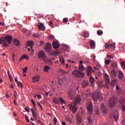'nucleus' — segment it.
<instances>
[{"label": "nucleus", "instance_id": "f257e3e1", "mask_svg": "<svg viewBox=\"0 0 125 125\" xmlns=\"http://www.w3.org/2000/svg\"><path fill=\"white\" fill-rule=\"evenodd\" d=\"M13 38L10 35L6 36L4 37L0 38V43L2 44L3 46H8L9 44H11V42H12ZM8 44H7V43Z\"/></svg>", "mask_w": 125, "mask_h": 125}, {"label": "nucleus", "instance_id": "f03ea898", "mask_svg": "<svg viewBox=\"0 0 125 125\" xmlns=\"http://www.w3.org/2000/svg\"><path fill=\"white\" fill-rule=\"evenodd\" d=\"M81 101H82V99L80 97H77L75 98V100L74 102L72 104L69 105L70 106V110L75 114L78 111V107H76L78 104H80L81 103Z\"/></svg>", "mask_w": 125, "mask_h": 125}, {"label": "nucleus", "instance_id": "7ed1b4c3", "mask_svg": "<svg viewBox=\"0 0 125 125\" xmlns=\"http://www.w3.org/2000/svg\"><path fill=\"white\" fill-rule=\"evenodd\" d=\"M72 74L75 78H83L84 77V72L82 70H75Z\"/></svg>", "mask_w": 125, "mask_h": 125}, {"label": "nucleus", "instance_id": "20e7f679", "mask_svg": "<svg viewBox=\"0 0 125 125\" xmlns=\"http://www.w3.org/2000/svg\"><path fill=\"white\" fill-rule=\"evenodd\" d=\"M117 103V98L112 97L109 100L108 105L110 108H114Z\"/></svg>", "mask_w": 125, "mask_h": 125}, {"label": "nucleus", "instance_id": "39448f33", "mask_svg": "<svg viewBox=\"0 0 125 125\" xmlns=\"http://www.w3.org/2000/svg\"><path fill=\"white\" fill-rule=\"evenodd\" d=\"M53 102H54L55 104H57L58 105H59V104H60V103L62 105L65 104V101L64 100V99H63V98L61 97L54 99L53 100Z\"/></svg>", "mask_w": 125, "mask_h": 125}, {"label": "nucleus", "instance_id": "423d86ee", "mask_svg": "<svg viewBox=\"0 0 125 125\" xmlns=\"http://www.w3.org/2000/svg\"><path fill=\"white\" fill-rule=\"evenodd\" d=\"M38 58L39 59H42L43 61L44 62H45L46 60H47V59L45 58V53H44V52L42 50L40 51L38 53Z\"/></svg>", "mask_w": 125, "mask_h": 125}, {"label": "nucleus", "instance_id": "0eeeda50", "mask_svg": "<svg viewBox=\"0 0 125 125\" xmlns=\"http://www.w3.org/2000/svg\"><path fill=\"white\" fill-rule=\"evenodd\" d=\"M104 82L105 83H106L105 85V87H107V89H109V86H108V83H110V77H109V75L107 74H104Z\"/></svg>", "mask_w": 125, "mask_h": 125}, {"label": "nucleus", "instance_id": "6e6552de", "mask_svg": "<svg viewBox=\"0 0 125 125\" xmlns=\"http://www.w3.org/2000/svg\"><path fill=\"white\" fill-rule=\"evenodd\" d=\"M67 94L68 95L69 99H70V100H72L74 99V92H73L72 90H68Z\"/></svg>", "mask_w": 125, "mask_h": 125}, {"label": "nucleus", "instance_id": "1a4fd4ad", "mask_svg": "<svg viewBox=\"0 0 125 125\" xmlns=\"http://www.w3.org/2000/svg\"><path fill=\"white\" fill-rule=\"evenodd\" d=\"M120 103L121 104V109L123 112L125 111V100L121 98L120 100Z\"/></svg>", "mask_w": 125, "mask_h": 125}, {"label": "nucleus", "instance_id": "9d476101", "mask_svg": "<svg viewBox=\"0 0 125 125\" xmlns=\"http://www.w3.org/2000/svg\"><path fill=\"white\" fill-rule=\"evenodd\" d=\"M111 68H112L113 70H118V69H119V66H118V62H111Z\"/></svg>", "mask_w": 125, "mask_h": 125}, {"label": "nucleus", "instance_id": "9b49d317", "mask_svg": "<svg viewBox=\"0 0 125 125\" xmlns=\"http://www.w3.org/2000/svg\"><path fill=\"white\" fill-rule=\"evenodd\" d=\"M105 48H111L112 49H115V48L116 47V46L115 45V44H109L108 43H106L105 44Z\"/></svg>", "mask_w": 125, "mask_h": 125}, {"label": "nucleus", "instance_id": "f8f14e48", "mask_svg": "<svg viewBox=\"0 0 125 125\" xmlns=\"http://www.w3.org/2000/svg\"><path fill=\"white\" fill-rule=\"evenodd\" d=\"M39 24H37V26L38 27V28L40 30H42V31H45V26L43 25V23L42 22H41V21H39Z\"/></svg>", "mask_w": 125, "mask_h": 125}, {"label": "nucleus", "instance_id": "ddd939ff", "mask_svg": "<svg viewBox=\"0 0 125 125\" xmlns=\"http://www.w3.org/2000/svg\"><path fill=\"white\" fill-rule=\"evenodd\" d=\"M119 112L117 110H115L113 112L112 115L113 116V118L115 121H118V119H119Z\"/></svg>", "mask_w": 125, "mask_h": 125}, {"label": "nucleus", "instance_id": "4468645a", "mask_svg": "<svg viewBox=\"0 0 125 125\" xmlns=\"http://www.w3.org/2000/svg\"><path fill=\"white\" fill-rule=\"evenodd\" d=\"M53 47L55 49H57V48H59L60 45H59V42L57 41H54L52 42Z\"/></svg>", "mask_w": 125, "mask_h": 125}, {"label": "nucleus", "instance_id": "2eb2a0df", "mask_svg": "<svg viewBox=\"0 0 125 125\" xmlns=\"http://www.w3.org/2000/svg\"><path fill=\"white\" fill-rule=\"evenodd\" d=\"M116 93H117L118 95L123 93V92L122 91V87H121V86L117 85L116 86Z\"/></svg>", "mask_w": 125, "mask_h": 125}, {"label": "nucleus", "instance_id": "dca6fc26", "mask_svg": "<svg viewBox=\"0 0 125 125\" xmlns=\"http://www.w3.org/2000/svg\"><path fill=\"white\" fill-rule=\"evenodd\" d=\"M86 72L87 76H90L92 73V67L90 66H88L86 69Z\"/></svg>", "mask_w": 125, "mask_h": 125}, {"label": "nucleus", "instance_id": "f3484780", "mask_svg": "<svg viewBox=\"0 0 125 125\" xmlns=\"http://www.w3.org/2000/svg\"><path fill=\"white\" fill-rule=\"evenodd\" d=\"M101 107L104 114H106V113L108 112V109L107 108V107H106L104 104H102L101 105Z\"/></svg>", "mask_w": 125, "mask_h": 125}, {"label": "nucleus", "instance_id": "a211bd4d", "mask_svg": "<svg viewBox=\"0 0 125 125\" xmlns=\"http://www.w3.org/2000/svg\"><path fill=\"white\" fill-rule=\"evenodd\" d=\"M87 110L90 114H92L93 108H92V103H90L87 106Z\"/></svg>", "mask_w": 125, "mask_h": 125}, {"label": "nucleus", "instance_id": "6ab92c4d", "mask_svg": "<svg viewBox=\"0 0 125 125\" xmlns=\"http://www.w3.org/2000/svg\"><path fill=\"white\" fill-rule=\"evenodd\" d=\"M33 83H38L40 82V76L36 75L32 78Z\"/></svg>", "mask_w": 125, "mask_h": 125}, {"label": "nucleus", "instance_id": "aec40b11", "mask_svg": "<svg viewBox=\"0 0 125 125\" xmlns=\"http://www.w3.org/2000/svg\"><path fill=\"white\" fill-rule=\"evenodd\" d=\"M88 84H89L88 81L84 80L82 82V86L83 88H84L85 87H86V86H88Z\"/></svg>", "mask_w": 125, "mask_h": 125}, {"label": "nucleus", "instance_id": "412c9836", "mask_svg": "<svg viewBox=\"0 0 125 125\" xmlns=\"http://www.w3.org/2000/svg\"><path fill=\"white\" fill-rule=\"evenodd\" d=\"M90 45L92 49L95 48V42L92 40H90Z\"/></svg>", "mask_w": 125, "mask_h": 125}, {"label": "nucleus", "instance_id": "4be33fe9", "mask_svg": "<svg viewBox=\"0 0 125 125\" xmlns=\"http://www.w3.org/2000/svg\"><path fill=\"white\" fill-rule=\"evenodd\" d=\"M89 82L91 83V86H92V87H94V83H95V79H94V78L92 77H90Z\"/></svg>", "mask_w": 125, "mask_h": 125}, {"label": "nucleus", "instance_id": "5701e85b", "mask_svg": "<svg viewBox=\"0 0 125 125\" xmlns=\"http://www.w3.org/2000/svg\"><path fill=\"white\" fill-rule=\"evenodd\" d=\"M117 76V72L115 69H113L111 71V77L112 79H115V77Z\"/></svg>", "mask_w": 125, "mask_h": 125}, {"label": "nucleus", "instance_id": "b1692460", "mask_svg": "<svg viewBox=\"0 0 125 125\" xmlns=\"http://www.w3.org/2000/svg\"><path fill=\"white\" fill-rule=\"evenodd\" d=\"M83 61H80L79 66L78 67V69H79L80 71H83V69H84V66H83Z\"/></svg>", "mask_w": 125, "mask_h": 125}, {"label": "nucleus", "instance_id": "393cba45", "mask_svg": "<svg viewBox=\"0 0 125 125\" xmlns=\"http://www.w3.org/2000/svg\"><path fill=\"white\" fill-rule=\"evenodd\" d=\"M118 77L119 79L120 80H122L123 78H124V73H123V71L121 70H118Z\"/></svg>", "mask_w": 125, "mask_h": 125}, {"label": "nucleus", "instance_id": "a878e982", "mask_svg": "<svg viewBox=\"0 0 125 125\" xmlns=\"http://www.w3.org/2000/svg\"><path fill=\"white\" fill-rule=\"evenodd\" d=\"M32 113V116L34 119H35V120L37 121V117H38V114L35 111H34V109L33 108L31 109Z\"/></svg>", "mask_w": 125, "mask_h": 125}, {"label": "nucleus", "instance_id": "bb28decb", "mask_svg": "<svg viewBox=\"0 0 125 125\" xmlns=\"http://www.w3.org/2000/svg\"><path fill=\"white\" fill-rule=\"evenodd\" d=\"M26 45L29 46L31 49L33 48V45H34V42L33 41H28L26 43Z\"/></svg>", "mask_w": 125, "mask_h": 125}, {"label": "nucleus", "instance_id": "cd10ccee", "mask_svg": "<svg viewBox=\"0 0 125 125\" xmlns=\"http://www.w3.org/2000/svg\"><path fill=\"white\" fill-rule=\"evenodd\" d=\"M51 49V44L50 43H48L46 46L45 47V50L46 51H49Z\"/></svg>", "mask_w": 125, "mask_h": 125}, {"label": "nucleus", "instance_id": "c85d7f7f", "mask_svg": "<svg viewBox=\"0 0 125 125\" xmlns=\"http://www.w3.org/2000/svg\"><path fill=\"white\" fill-rule=\"evenodd\" d=\"M14 42L16 46H19V45H20V42L18 40L14 39Z\"/></svg>", "mask_w": 125, "mask_h": 125}, {"label": "nucleus", "instance_id": "c756f323", "mask_svg": "<svg viewBox=\"0 0 125 125\" xmlns=\"http://www.w3.org/2000/svg\"><path fill=\"white\" fill-rule=\"evenodd\" d=\"M77 121L78 125H81V123H82V118L79 116L77 117Z\"/></svg>", "mask_w": 125, "mask_h": 125}, {"label": "nucleus", "instance_id": "7c9ffc66", "mask_svg": "<svg viewBox=\"0 0 125 125\" xmlns=\"http://www.w3.org/2000/svg\"><path fill=\"white\" fill-rule=\"evenodd\" d=\"M92 98H93L94 101H96V100H97V99H99V98H100V97L98 96V95H94L92 96Z\"/></svg>", "mask_w": 125, "mask_h": 125}, {"label": "nucleus", "instance_id": "2f4dec72", "mask_svg": "<svg viewBox=\"0 0 125 125\" xmlns=\"http://www.w3.org/2000/svg\"><path fill=\"white\" fill-rule=\"evenodd\" d=\"M110 63H111V60H105L104 61V64L106 66H108Z\"/></svg>", "mask_w": 125, "mask_h": 125}, {"label": "nucleus", "instance_id": "473e14b6", "mask_svg": "<svg viewBox=\"0 0 125 125\" xmlns=\"http://www.w3.org/2000/svg\"><path fill=\"white\" fill-rule=\"evenodd\" d=\"M97 83V85L99 86L100 87H103L104 85L103 84H102V82L98 81Z\"/></svg>", "mask_w": 125, "mask_h": 125}, {"label": "nucleus", "instance_id": "72a5a7b5", "mask_svg": "<svg viewBox=\"0 0 125 125\" xmlns=\"http://www.w3.org/2000/svg\"><path fill=\"white\" fill-rule=\"evenodd\" d=\"M49 70H50V67L48 66H45L44 67V70L45 72H48Z\"/></svg>", "mask_w": 125, "mask_h": 125}, {"label": "nucleus", "instance_id": "f704fd0d", "mask_svg": "<svg viewBox=\"0 0 125 125\" xmlns=\"http://www.w3.org/2000/svg\"><path fill=\"white\" fill-rule=\"evenodd\" d=\"M87 121H88V124H90V125L92 124V119H91V117H88Z\"/></svg>", "mask_w": 125, "mask_h": 125}, {"label": "nucleus", "instance_id": "c9c22d12", "mask_svg": "<svg viewBox=\"0 0 125 125\" xmlns=\"http://www.w3.org/2000/svg\"><path fill=\"white\" fill-rule=\"evenodd\" d=\"M89 36V33L88 32H86L84 33L83 34L84 38H88Z\"/></svg>", "mask_w": 125, "mask_h": 125}, {"label": "nucleus", "instance_id": "e433bc0d", "mask_svg": "<svg viewBox=\"0 0 125 125\" xmlns=\"http://www.w3.org/2000/svg\"><path fill=\"white\" fill-rule=\"evenodd\" d=\"M117 82V81L116 80V79H113L112 81L111 84H112V86H114V85H115V83H116Z\"/></svg>", "mask_w": 125, "mask_h": 125}, {"label": "nucleus", "instance_id": "4c0bfd02", "mask_svg": "<svg viewBox=\"0 0 125 125\" xmlns=\"http://www.w3.org/2000/svg\"><path fill=\"white\" fill-rule=\"evenodd\" d=\"M60 62H61V63L62 64H64V63H65V60H64L63 57H60Z\"/></svg>", "mask_w": 125, "mask_h": 125}, {"label": "nucleus", "instance_id": "58836bf2", "mask_svg": "<svg viewBox=\"0 0 125 125\" xmlns=\"http://www.w3.org/2000/svg\"><path fill=\"white\" fill-rule=\"evenodd\" d=\"M97 34L98 36H101V35H103V31L102 30H98L97 31Z\"/></svg>", "mask_w": 125, "mask_h": 125}, {"label": "nucleus", "instance_id": "ea45409f", "mask_svg": "<svg viewBox=\"0 0 125 125\" xmlns=\"http://www.w3.org/2000/svg\"><path fill=\"white\" fill-rule=\"evenodd\" d=\"M59 72H60V73H61L62 74H66V71H65V70H64L62 69H59Z\"/></svg>", "mask_w": 125, "mask_h": 125}, {"label": "nucleus", "instance_id": "a19ab883", "mask_svg": "<svg viewBox=\"0 0 125 125\" xmlns=\"http://www.w3.org/2000/svg\"><path fill=\"white\" fill-rule=\"evenodd\" d=\"M106 58H108V59H113L114 57H113V55H106Z\"/></svg>", "mask_w": 125, "mask_h": 125}, {"label": "nucleus", "instance_id": "79ce46f5", "mask_svg": "<svg viewBox=\"0 0 125 125\" xmlns=\"http://www.w3.org/2000/svg\"><path fill=\"white\" fill-rule=\"evenodd\" d=\"M66 120L67 122H68V123H70V124H71L72 121L71 118L66 117Z\"/></svg>", "mask_w": 125, "mask_h": 125}, {"label": "nucleus", "instance_id": "37998d69", "mask_svg": "<svg viewBox=\"0 0 125 125\" xmlns=\"http://www.w3.org/2000/svg\"><path fill=\"white\" fill-rule=\"evenodd\" d=\"M121 66H122L123 69H125V62H121Z\"/></svg>", "mask_w": 125, "mask_h": 125}, {"label": "nucleus", "instance_id": "c03bdc74", "mask_svg": "<svg viewBox=\"0 0 125 125\" xmlns=\"http://www.w3.org/2000/svg\"><path fill=\"white\" fill-rule=\"evenodd\" d=\"M18 83V86H20V87H21V88H23V84L21 82H19Z\"/></svg>", "mask_w": 125, "mask_h": 125}, {"label": "nucleus", "instance_id": "a18cd8bd", "mask_svg": "<svg viewBox=\"0 0 125 125\" xmlns=\"http://www.w3.org/2000/svg\"><path fill=\"white\" fill-rule=\"evenodd\" d=\"M28 70V67H26L25 68H22L23 73H27V70Z\"/></svg>", "mask_w": 125, "mask_h": 125}, {"label": "nucleus", "instance_id": "49530a36", "mask_svg": "<svg viewBox=\"0 0 125 125\" xmlns=\"http://www.w3.org/2000/svg\"><path fill=\"white\" fill-rule=\"evenodd\" d=\"M32 36L34 38H38L39 37V34L36 33H33Z\"/></svg>", "mask_w": 125, "mask_h": 125}, {"label": "nucleus", "instance_id": "de8ad7c7", "mask_svg": "<svg viewBox=\"0 0 125 125\" xmlns=\"http://www.w3.org/2000/svg\"><path fill=\"white\" fill-rule=\"evenodd\" d=\"M49 38L51 40V41H53L55 39L54 36L51 35L49 36Z\"/></svg>", "mask_w": 125, "mask_h": 125}, {"label": "nucleus", "instance_id": "09e8293b", "mask_svg": "<svg viewBox=\"0 0 125 125\" xmlns=\"http://www.w3.org/2000/svg\"><path fill=\"white\" fill-rule=\"evenodd\" d=\"M14 92L15 93V94H14V96H15V98L16 100L17 99V97H16V95H17V92H16V91H14Z\"/></svg>", "mask_w": 125, "mask_h": 125}, {"label": "nucleus", "instance_id": "8fccbe9b", "mask_svg": "<svg viewBox=\"0 0 125 125\" xmlns=\"http://www.w3.org/2000/svg\"><path fill=\"white\" fill-rule=\"evenodd\" d=\"M54 123L55 125H57V119L56 118V117L54 118Z\"/></svg>", "mask_w": 125, "mask_h": 125}, {"label": "nucleus", "instance_id": "3c124183", "mask_svg": "<svg viewBox=\"0 0 125 125\" xmlns=\"http://www.w3.org/2000/svg\"><path fill=\"white\" fill-rule=\"evenodd\" d=\"M23 59H26L27 60H29V57H27V56H26V55H24L23 56H22Z\"/></svg>", "mask_w": 125, "mask_h": 125}, {"label": "nucleus", "instance_id": "603ef678", "mask_svg": "<svg viewBox=\"0 0 125 125\" xmlns=\"http://www.w3.org/2000/svg\"><path fill=\"white\" fill-rule=\"evenodd\" d=\"M25 118L26 121L30 123V120H29V118L28 117V116L25 115Z\"/></svg>", "mask_w": 125, "mask_h": 125}, {"label": "nucleus", "instance_id": "864d4df0", "mask_svg": "<svg viewBox=\"0 0 125 125\" xmlns=\"http://www.w3.org/2000/svg\"><path fill=\"white\" fill-rule=\"evenodd\" d=\"M35 97H38L39 99H42V95H36Z\"/></svg>", "mask_w": 125, "mask_h": 125}, {"label": "nucleus", "instance_id": "5fc2aeb1", "mask_svg": "<svg viewBox=\"0 0 125 125\" xmlns=\"http://www.w3.org/2000/svg\"><path fill=\"white\" fill-rule=\"evenodd\" d=\"M29 109L30 108H29L28 107H26L25 108V111H26V112H27V113H29V112H30Z\"/></svg>", "mask_w": 125, "mask_h": 125}, {"label": "nucleus", "instance_id": "6e6d98bb", "mask_svg": "<svg viewBox=\"0 0 125 125\" xmlns=\"http://www.w3.org/2000/svg\"><path fill=\"white\" fill-rule=\"evenodd\" d=\"M8 77H9V79L10 80V81L12 82V76H11V75L9 74Z\"/></svg>", "mask_w": 125, "mask_h": 125}, {"label": "nucleus", "instance_id": "4d7b16f0", "mask_svg": "<svg viewBox=\"0 0 125 125\" xmlns=\"http://www.w3.org/2000/svg\"><path fill=\"white\" fill-rule=\"evenodd\" d=\"M51 95V94H50V92H45V95H46V97H47L48 96V95Z\"/></svg>", "mask_w": 125, "mask_h": 125}, {"label": "nucleus", "instance_id": "13d9d810", "mask_svg": "<svg viewBox=\"0 0 125 125\" xmlns=\"http://www.w3.org/2000/svg\"><path fill=\"white\" fill-rule=\"evenodd\" d=\"M63 22H64L65 23H67V22H68V19L67 18H64L63 20Z\"/></svg>", "mask_w": 125, "mask_h": 125}, {"label": "nucleus", "instance_id": "bf43d9fd", "mask_svg": "<svg viewBox=\"0 0 125 125\" xmlns=\"http://www.w3.org/2000/svg\"><path fill=\"white\" fill-rule=\"evenodd\" d=\"M49 26H51V27H53V22L50 21L49 23Z\"/></svg>", "mask_w": 125, "mask_h": 125}, {"label": "nucleus", "instance_id": "052dcab7", "mask_svg": "<svg viewBox=\"0 0 125 125\" xmlns=\"http://www.w3.org/2000/svg\"><path fill=\"white\" fill-rule=\"evenodd\" d=\"M122 125H125V119L122 120L121 122Z\"/></svg>", "mask_w": 125, "mask_h": 125}, {"label": "nucleus", "instance_id": "680f3d73", "mask_svg": "<svg viewBox=\"0 0 125 125\" xmlns=\"http://www.w3.org/2000/svg\"><path fill=\"white\" fill-rule=\"evenodd\" d=\"M15 81L16 83H19V81H18V80L17 79V77H16L15 78Z\"/></svg>", "mask_w": 125, "mask_h": 125}, {"label": "nucleus", "instance_id": "e2e57ef3", "mask_svg": "<svg viewBox=\"0 0 125 125\" xmlns=\"http://www.w3.org/2000/svg\"><path fill=\"white\" fill-rule=\"evenodd\" d=\"M24 59V58H23V57H21L19 59V62H21V61Z\"/></svg>", "mask_w": 125, "mask_h": 125}, {"label": "nucleus", "instance_id": "0e129e2a", "mask_svg": "<svg viewBox=\"0 0 125 125\" xmlns=\"http://www.w3.org/2000/svg\"><path fill=\"white\" fill-rule=\"evenodd\" d=\"M37 103L40 107L41 108L42 110V105L40 104V103L39 102H38Z\"/></svg>", "mask_w": 125, "mask_h": 125}, {"label": "nucleus", "instance_id": "69168bd1", "mask_svg": "<svg viewBox=\"0 0 125 125\" xmlns=\"http://www.w3.org/2000/svg\"><path fill=\"white\" fill-rule=\"evenodd\" d=\"M31 103H32V104L33 105L36 104V102H35V101H34V100H31Z\"/></svg>", "mask_w": 125, "mask_h": 125}, {"label": "nucleus", "instance_id": "338daca9", "mask_svg": "<svg viewBox=\"0 0 125 125\" xmlns=\"http://www.w3.org/2000/svg\"><path fill=\"white\" fill-rule=\"evenodd\" d=\"M22 32H23V33H26V32H27V29H22Z\"/></svg>", "mask_w": 125, "mask_h": 125}, {"label": "nucleus", "instance_id": "774afa93", "mask_svg": "<svg viewBox=\"0 0 125 125\" xmlns=\"http://www.w3.org/2000/svg\"><path fill=\"white\" fill-rule=\"evenodd\" d=\"M5 96L6 98H9V95L7 93H6Z\"/></svg>", "mask_w": 125, "mask_h": 125}]
</instances>
